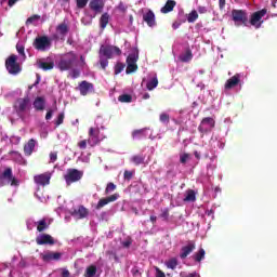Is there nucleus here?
I'll return each instance as SVG.
<instances>
[{"label":"nucleus","instance_id":"obj_1","mask_svg":"<svg viewBox=\"0 0 277 277\" xmlns=\"http://www.w3.org/2000/svg\"><path fill=\"white\" fill-rule=\"evenodd\" d=\"M98 55L100 66L102 70H106L109 66V60H114V55H122V50L116 45H101Z\"/></svg>","mask_w":277,"mask_h":277},{"label":"nucleus","instance_id":"obj_2","mask_svg":"<svg viewBox=\"0 0 277 277\" xmlns=\"http://www.w3.org/2000/svg\"><path fill=\"white\" fill-rule=\"evenodd\" d=\"M13 109L21 120H25V114L31 111V98H29V95L16 98L13 103Z\"/></svg>","mask_w":277,"mask_h":277},{"label":"nucleus","instance_id":"obj_3","mask_svg":"<svg viewBox=\"0 0 277 277\" xmlns=\"http://www.w3.org/2000/svg\"><path fill=\"white\" fill-rule=\"evenodd\" d=\"M75 64H77V54L74 52H68L61 56L57 66L60 70L65 71L74 68Z\"/></svg>","mask_w":277,"mask_h":277},{"label":"nucleus","instance_id":"obj_4","mask_svg":"<svg viewBox=\"0 0 277 277\" xmlns=\"http://www.w3.org/2000/svg\"><path fill=\"white\" fill-rule=\"evenodd\" d=\"M5 68L9 75H18L22 70L21 64L18 63V56L16 54H11L5 60Z\"/></svg>","mask_w":277,"mask_h":277},{"label":"nucleus","instance_id":"obj_5","mask_svg":"<svg viewBox=\"0 0 277 277\" xmlns=\"http://www.w3.org/2000/svg\"><path fill=\"white\" fill-rule=\"evenodd\" d=\"M0 183L1 185H11L12 187H18V180L12 173V168H6L0 174Z\"/></svg>","mask_w":277,"mask_h":277},{"label":"nucleus","instance_id":"obj_6","mask_svg":"<svg viewBox=\"0 0 277 277\" xmlns=\"http://www.w3.org/2000/svg\"><path fill=\"white\" fill-rule=\"evenodd\" d=\"M215 129V119L213 117H206L198 126V131L201 133V137H205L207 133H211Z\"/></svg>","mask_w":277,"mask_h":277},{"label":"nucleus","instance_id":"obj_7","mask_svg":"<svg viewBox=\"0 0 277 277\" xmlns=\"http://www.w3.org/2000/svg\"><path fill=\"white\" fill-rule=\"evenodd\" d=\"M51 44H52L51 38H49L48 36H40L34 40L32 47L37 51L44 52L51 49Z\"/></svg>","mask_w":277,"mask_h":277},{"label":"nucleus","instance_id":"obj_8","mask_svg":"<svg viewBox=\"0 0 277 277\" xmlns=\"http://www.w3.org/2000/svg\"><path fill=\"white\" fill-rule=\"evenodd\" d=\"M64 179L67 185H72V183H77V181H81V179H83V171H79L77 169H68Z\"/></svg>","mask_w":277,"mask_h":277},{"label":"nucleus","instance_id":"obj_9","mask_svg":"<svg viewBox=\"0 0 277 277\" xmlns=\"http://www.w3.org/2000/svg\"><path fill=\"white\" fill-rule=\"evenodd\" d=\"M267 14V9H262L260 11L254 12L250 17V25L255 29H260L261 25H263V16Z\"/></svg>","mask_w":277,"mask_h":277},{"label":"nucleus","instance_id":"obj_10","mask_svg":"<svg viewBox=\"0 0 277 277\" xmlns=\"http://www.w3.org/2000/svg\"><path fill=\"white\" fill-rule=\"evenodd\" d=\"M232 18L234 23H241V25L248 26V12L243 10L234 9L232 11Z\"/></svg>","mask_w":277,"mask_h":277},{"label":"nucleus","instance_id":"obj_11","mask_svg":"<svg viewBox=\"0 0 277 277\" xmlns=\"http://www.w3.org/2000/svg\"><path fill=\"white\" fill-rule=\"evenodd\" d=\"M37 246H55V239L50 234H40L36 237Z\"/></svg>","mask_w":277,"mask_h":277},{"label":"nucleus","instance_id":"obj_12","mask_svg":"<svg viewBox=\"0 0 277 277\" xmlns=\"http://www.w3.org/2000/svg\"><path fill=\"white\" fill-rule=\"evenodd\" d=\"M69 213L72 217H76V220H84V217L90 215V210L83 206H79L78 208H74Z\"/></svg>","mask_w":277,"mask_h":277},{"label":"nucleus","instance_id":"obj_13","mask_svg":"<svg viewBox=\"0 0 277 277\" xmlns=\"http://www.w3.org/2000/svg\"><path fill=\"white\" fill-rule=\"evenodd\" d=\"M78 89H79L81 96H88V94H90V92H94V84L92 82H88V81L83 80L79 83Z\"/></svg>","mask_w":277,"mask_h":277},{"label":"nucleus","instance_id":"obj_14","mask_svg":"<svg viewBox=\"0 0 277 277\" xmlns=\"http://www.w3.org/2000/svg\"><path fill=\"white\" fill-rule=\"evenodd\" d=\"M120 198V195L114 194L108 197L102 198L98 200L97 205L95 206V209L100 211V209H103V207H106V205H109V202H116Z\"/></svg>","mask_w":277,"mask_h":277},{"label":"nucleus","instance_id":"obj_15","mask_svg":"<svg viewBox=\"0 0 277 277\" xmlns=\"http://www.w3.org/2000/svg\"><path fill=\"white\" fill-rule=\"evenodd\" d=\"M196 250V241L189 240L188 243L181 248L180 259H185L188 254Z\"/></svg>","mask_w":277,"mask_h":277},{"label":"nucleus","instance_id":"obj_16","mask_svg":"<svg viewBox=\"0 0 277 277\" xmlns=\"http://www.w3.org/2000/svg\"><path fill=\"white\" fill-rule=\"evenodd\" d=\"M100 135H101V130L98 128H90L88 144H93V145L98 144V142H101Z\"/></svg>","mask_w":277,"mask_h":277},{"label":"nucleus","instance_id":"obj_17","mask_svg":"<svg viewBox=\"0 0 277 277\" xmlns=\"http://www.w3.org/2000/svg\"><path fill=\"white\" fill-rule=\"evenodd\" d=\"M241 83V75L235 74L232 78H229L224 85L225 90H233V88H237Z\"/></svg>","mask_w":277,"mask_h":277},{"label":"nucleus","instance_id":"obj_18","mask_svg":"<svg viewBox=\"0 0 277 277\" xmlns=\"http://www.w3.org/2000/svg\"><path fill=\"white\" fill-rule=\"evenodd\" d=\"M90 10L95 14H101L105 8V1L103 0H91L89 3Z\"/></svg>","mask_w":277,"mask_h":277},{"label":"nucleus","instance_id":"obj_19","mask_svg":"<svg viewBox=\"0 0 277 277\" xmlns=\"http://www.w3.org/2000/svg\"><path fill=\"white\" fill-rule=\"evenodd\" d=\"M41 259L44 263H51V261H60L62 259V253L48 251L44 254H41Z\"/></svg>","mask_w":277,"mask_h":277},{"label":"nucleus","instance_id":"obj_20","mask_svg":"<svg viewBox=\"0 0 277 277\" xmlns=\"http://www.w3.org/2000/svg\"><path fill=\"white\" fill-rule=\"evenodd\" d=\"M36 111H44L47 107V100L43 96H37L32 103Z\"/></svg>","mask_w":277,"mask_h":277},{"label":"nucleus","instance_id":"obj_21","mask_svg":"<svg viewBox=\"0 0 277 277\" xmlns=\"http://www.w3.org/2000/svg\"><path fill=\"white\" fill-rule=\"evenodd\" d=\"M34 181L37 185H49L51 183V175L49 174H39L34 177Z\"/></svg>","mask_w":277,"mask_h":277},{"label":"nucleus","instance_id":"obj_22","mask_svg":"<svg viewBox=\"0 0 277 277\" xmlns=\"http://www.w3.org/2000/svg\"><path fill=\"white\" fill-rule=\"evenodd\" d=\"M36 148V140L30 138L25 145H24V154L26 157H31L34 154V150Z\"/></svg>","mask_w":277,"mask_h":277},{"label":"nucleus","instance_id":"obj_23","mask_svg":"<svg viewBox=\"0 0 277 277\" xmlns=\"http://www.w3.org/2000/svg\"><path fill=\"white\" fill-rule=\"evenodd\" d=\"M143 21L147 23L148 27H155V25H157L155 13L150 10L143 15Z\"/></svg>","mask_w":277,"mask_h":277},{"label":"nucleus","instance_id":"obj_24","mask_svg":"<svg viewBox=\"0 0 277 277\" xmlns=\"http://www.w3.org/2000/svg\"><path fill=\"white\" fill-rule=\"evenodd\" d=\"M176 8V1L174 0H168L164 4V6L161 8L160 12L161 14H170Z\"/></svg>","mask_w":277,"mask_h":277},{"label":"nucleus","instance_id":"obj_25","mask_svg":"<svg viewBox=\"0 0 277 277\" xmlns=\"http://www.w3.org/2000/svg\"><path fill=\"white\" fill-rule=\"evenodd\" d=\"M37 226L38 233H44V230H49V226H51V223L47 222V219H41L40 221L35 223Z\"/></svg>","mask_w":277,"mask_h":277},{"label":"nucleus","instance_id":"obj_26","mask_svg":"<svg viewBox=\"0 0 277 277\" xmlns=\"http://www.w3.org/2000/svg\"><path fill=\"white\" fill-rule=\"evenodd\" d=\"M68 31H69V28L66 22H63L56 26V34H58L63 38H66V36L68 35Z\"/></svg>","mask_w":277,"mask_h":277},{"label":"nucleus","instance_id":"obj_27","mask_svg":"<svg viewBox=\"0 0 277 277\" xmlns=\"http://www.w3.org/2000/svg\"><path fill=\"white\" fill-rule=\"evenodd\" d=\"M140 60V51L137 49L133 50L127 57V64H137Z\"/></svg>","mask_w":277,"mask_h":277},{"label":"nucleus","instance_id":"obj_28","mask_svg":"<svg viewBox=\"0 0 277 277\" xmlns=\"http://www.w3.org/2000/svg\"><path fill=\"white\" fill-rule=\"evenodd\" d=\"M130 161L134 163V166H142L144 161H146V156L143 154L134 155L131 157Z\"/></svg>","mask_w":277,"mask_h":277},{"label":"nucleus","instance_id":"obj_29","mask_svg":"<svg viewBox=\"0 0 277 277\" xmlns=\"http://www.w3.org/2000/svg\"><path fill=\"white\" fill-rule=\"evenodd\" d=\"M38 68H41V70H53L55 68V63L53 62H37Z\"/></svg>","mask_w":277,"mask_h":277},{"label":"nucleus","instance_id":"obj_30","mask_svg":"<svg viewBox=\"0 0 277 277\" xmlns=\"http://www.w3.org/2000/svg\"><path fill=\"white\" fill-rule=\"evenodd\" d=\"M146 131H147V128L134 130L132 132V138L133 140H142V137H146Z\"/></svg>","mask_w":277,"mask_h":277},{"label":"nucleus","instance_id":"obj_31","mask_svg":"<svg viewBox=\"0 0 277 277\" xmlns=\"http://www.w3.org/2000/svg\"><path fill=\"white\" fill-rule=\"evenodd\" d=\"M190 60H194V54L189 49L186 50L184 54L180 55V62L187 64Z\"/></svg>","mask_w":277,"mask_h":277},{"label":"nucleus","instance_id":"obj_32","mask_svg":"<svg viewBox=\"0 0 277 277\" xmlns=\"http://www.w3.org/2000/svg\"><path fill=\"white\" fill-rule=\"evenodd\" d=\"M184 202H196V192L194 189L186 190Z\"/></svg>","mask_w":277,"mask_h":277},{"label":"nucleus","instance_id":"obj_33","mask_svg":"<svg viewBox=\"0 0 277 277\" xmlns=\"http://www.w3.org/2000/svg\"><path fill=\"white\" fill-rule=\"evenodd\" d=\"M109 25V14L108 13H103L101 18H100V27L101 29H105Z\"/></svg>","mask_w":277,"mask_h":277},{"label":"nucleus","instance_id":"obj_34","mask_svg":"<svg viewBox=\"0 0 277 277\" xmlns=\"http://www.w3.org/2000/svg\"><path fill=\"white\" fill-rule=\"evenodd\" d=\"M96 265H90L85 269L84 277H96Z\"/></svg>","mask_w":277,"mask_h":277},{"label":"nucleus","instance_id":"obj_35","mask_svg":"<svg viewBox=\"0 0 277 277\" xmlns=\"http://www.w3.org/2000/svg\"><path fill=\"white\" fill-rule=\"evenodd\" d=\"M207 254V252L205 251V249H199L198 252H196L193 255L194 261H196V263H200V261H202V259H205V255Z\"/></svg>","mask_w":277,"mask_h":277},{"label":"nucleus","instance_id":"obj_36","mask_svg":"<svg viewBox=\"0 0 277 277\" xmlns=\"http://www.w3.org/2000/svg\"><path fill=\"white\" fill-rule=\"evenodd\" d=\"M187 23H196L198 21V11L193 10L190 13L186 14Z\"/></svg>","mask_w":277,"mask_h":277},{"label":"nucleus","instance_id":"obj_37","mask_svg":"<svg viewBox=\"0 0 277 277\" xmlns=\"http://www.w3.org/2000/svg\"><path fill=\"white\" fill-rule=\"evenodd\" d=\"M166 265L168 269H176V267L179 266V260H176V258H172L166 262Z\"/></svg>","mask_w":277,"mask_h":277},{"label":"nucleus","instance_id":"obj_38","mask_svg":"<svg viewBox=\"0 0 277 277\" xmlns=\"http://www.w3.org/2000/svg\"><path fill=\"white\" fill-rule=\"evenodd\" d=\"M119 103H132L133 96L131 94H121L118 96Z\"/></svg>","mask_w":277,"mask_h":277},{"label":"nucleus","instance_id":"obj_39","mask_svg":"<svg viewBox=\"0 0 277 277\" xmlns=\"http://www.w3.org/2000/svg\"><path fill=\"white\" fill-rule=\"evenodd\" d=\"M157 85H159V80L157 79V77H155L147 82L146 87H147V90L151 91V90H155Z\"/></svg>","mask_w":277,"mask_h":277},{"label":"nucleus","instance_id":"obj_40","mask_svg":"<svg viewBox=\"0 0 277 277\" xmlns=\"http://www.w3.org/2000/svg\"><path fill=\"white\" fill-rule=\"evenodd\" d=\"M127 69L126 72L127 75H131V72H135V70H137V63H127Z\"/></svg>","mask_w":277,"mask_h":277},{"label":"nucleus","instance_id":"obj_41","mask_svg":"<svg viewBox=\"0 0 277 277\" xmlns=\"http://www.w3.org/2000/svg\"><path fill=\"white\" fill-rule=\"evenodd\" d=\"M159 120H160V122H162V124H169L170 123V115L168 113H161L159 116Z\"/></svg>","mask_w":277,"mask_h":277},{"label":"nucleus","instance_id":"obj_42","mask_svg":"<svg viewBox=\"0 0 277 277\" xmlns=\"http://www.w3.org/2000/svg\"><path fill=\"white\" fill-rule=\"evenodd\" d=\"M36 21H40V15L35 14V15H31L30 17H28L26 21V25H34V23H36Z\"/></svg>","mask_w":277,"mask_h":277},{"label":"nucleus","instance_id":"obj_43","mask_svg":"<svg viewBox=\"0 0 277 277\" xmlns=\"http://www.w3.org/2000/svg\"><path fill=\"white\" fill-rule=\"evenodd\" d=\"M16 51L19 55L23 56L24 60H27V55H25V47L22 44H16Z\"/></svg>","mask_w":277,"mask_h":277},{"label":"nucleus","instance_id":"obj_44","mask_svg":"<svg viewBox=\"0 0 277 277\" xmlns=\"http://www.w3.org/2000/svg\"><path fill=\"white\" fill-rule=\"evenodd\" d=\"M111 192H116V184L109 182L105 188V194H111Z\"/></svg>","mask_w":277,"mask_h":277},{"label":"nucleus","instance_id":"obj_45","mask_svg":"<svg viewBox=\"0 0 277 277\" xmlns=\"http://www.w3.org/2000/svg\"><path fill=\"white\" fill-rule=\"evenodd\" d=\"M133 174H135V170L133 171L126 170L123 173L124 181H131V179H133Z\"/></svg>","mask_w":277,"mask_h":277},{"label":"nucleus","instance_id":"obj_46","mask_svg":"<svg viewBox=\"0 0 277 277\" xmlns=\"http://www.w3.org/2000/svg\"><path fill=\"white\" fill-rule=\"evenodd\" d=\"M106 254L109 256V259H114L115 263H120V259L118 258V254L114 251H106Z\"/></svg>","mask_w":277,"mask_h":277},{"label":"nucleus","instance_id":"obj_47","mask_svg":"<svg viewBox=\"0 0 277 277\" xmlns=\"http://www.w3.org/2000/svg\"><path fill=\"white\" fill-rule=\"evenodd\" d=\"M124 70V64L117 63L115 66V75H120Z\"/></svg>","mask_w":277,"mask_h":277},{"label":"nucleus","instance_id":"obj_48","mask_svg":"<svg viewBox=\"0 0 277 277\" xmlns=\"http://www.w3.org/2000/svg\"><path fill=\"white\" fill-rule=\"evenodd\" d=\"M183 23H187V18L183 17L182 21L176 19L173 24L172 27L173 29H179Z\"/></svg>","mask_w":277,"mask_h":277},{"label":"nucleus","instance_id":"obj_49","mask_svg":"<svg viewBox=\"0 0 277 277\" xmlns=\"http://www.w3.org/2000/svg\"><path fill=\"white\" fill-rule=\"evenodd\" d=\"M64 118H65L64 113L58 114L56 121H55V126L60 127V124H64Z\"/></svg>","mask_w":277,"mask_h":277},{"label":"nucleus","instance_id":"obj_50","mask_svg":"<svg viewBox=\"0 0 277 277\" xmlns=\"http://www.w3.org/2000/svg\"><path fill=\"white\" fill-rule=\"evenodd\" d=\"M88 1L90 0H76L77 8H79V10H83V8L88 5Z\"/></svg>","mask_w":277,"mask_h":277},{"label":"nucleus","instance_id":"obj_51","mask_svg":"<svg viewBox=\"0 0 277 277\" xmlns=\"http://www.w3.org/2000/svg\"><path fill=\"white\" fill-rule=\"evenodd\" d=\"M78 147L80 150H85V148H88V141L87 140H82L78 143Z\"/></svg>","mask_w":277,"mask_h":277},{"label":"nucleus","instance_id":"obj_52","mask_svg":"<svg viewBox=\"0 0 277 277\" xmlns=\"http://www.w3.org/2000/svg\"><path fill=\"white\" fill-rule=\"evenodd\" d=\"M160 217H162L163 220H168L170 217V210L168 208L163 209Z\"/></svg>","mask_w":277,"mask_h":277},{"label":"nucleus","instance_id":"obj_53","mask_svg":"<svg viewBox=\"0 0 277 277\" xmlns=\"http://www.w3.org/2000/svg\"><path fill=\"white\" fill-rule=\"evenodd\" d=\"M50 161L52 163H55V161H57V151L50 153Z\"/></svg>","mask_w":277,"mask_h":277},{"label":"nucleus","instance_id":"obj_54","mask_svg":"<svg viewBox=\"0 0 277 277\" xmlns=\"http://www.w3.org/2000/svg\"><path fill=\"white\" fill-rule=\"evenodd\" d=\"M187 159H189V154H183V155L180 157L181 163H187Z\"/></svg>","mask_w":277,"mask_h":277},{"label":"nucleus","instance_id":"obj_55","mask_svg":"<svg viewBox=\"0 0 277 277\" xmlns=\"http://www.w3.org/2000/svg\"><path fill=\"white\" fill-rule=\"evenodd\" d=\"M156 277H166V273L160 271L159 267H156Z\"/></svg>","mask_w":277,"mask_h":277},{"label":"nucleus","instance_id":"obj_56","mask_svg":"<svg viewBox=\"0 0 277 277\" xmlns=\"http://www.w3.org/2000/svg\"><path fill=\"white\" fill-rule=\"evenodd\" d=\"M62 277H70V272L66 268H62Z\"/></svg>","mask_w":277,"mask_h":277},{"label":"nucleus","instance_id":"obj_57","mask_svg":"<svg viewBox=\"0 0 277 277\" xmlns=\"http://www.w3.org/2000/svg\"><path fill=\"white\" fill-rule=\"evenodd\" d=\"M225 5H226V0H219L220 10H224Z\"/></svg>","mask_w":277,"mask_h":277},{"label":"nucleus","instance_id":"obj_58","mask_svg":"<svg viewBox=\"0 0 277 277\" xmlns=\"http://www.w3.org/2000/svg\"><path fill=\"white\" fill-rule=\"evenodd\" d=\"M53 118V110H48L45 115V120H51Z\"/></svg>","mask_w":277,"mask_h":277},{"label":"nucleus","instance_id":"obj_59","mask_svg":"<svg viewBox=\"0 0 277 277\" xmlns=\"http://www.w3.org/2000/svg\"><path fill=\"white\" fill-rule=\"evenodd\" d=\"M199 14H207V8L206 6H198Z\"/></svg>","mask_w":277,"mask_h":277},{"label":"nucleus","instance_id":"obj_60","mask_svg":"<svg viewBox=\"0 0 277 277\" xmlns=\"http://www.w3.org/2000/svg\"><path fill=\"white\" fill-rule=\"evenodd\" d=\"M131 240H126L122 242L123 248H131Z\"/></svg>","mask_w":277,"mask_h":277},{"label":"nucleus","instance_id":"obj_61","mask_svg":"<svg viewBox=\"0 0 277 277\" xmlns=\"http://www.w3.org/2000/svg\"><path fill=\"white\" fill-rule=\"evenodd\" d=\"M132 274L133 276H137V274H140V269H137V267L132 268Z\"/></svg>","mask_w":277,"mask_h":277},{"label":"nucleus","instance_id":"obj_62","mask_svg":"<svg viewBox=\"0 0 277 277\" xmlns=\"http://www.w3.org/2000/svg\"><path fill=\"white\" fill-rule=\"evenodd\" d=\"M72 77H74V79H77V77H79V70L75 69L72 71Z\"/></svg>","mask_w":277,"mask_h":277},{"label":"nucleus","instance_id":"obj_63","mask_svg":"<svg viewBox=\"0 0 277 277\" xmlns=\"http://www.w3.org/2000/svg\"><path fill=\"white\" fill-rule=\"evenodd\" d=\"M183 18H186L185 14L183 12H180L177 21H183Z\"/></svg>","mask_w":277,"mask_h":277},{"label":"nucleus","instance_id":"obj_64","mask_svg":"<svg viewBox=\"0 0 277 277\" xmlns=\"http://www.w3.org/2000/svg\"><path fill=\"white\" fill-rule=\"evenodd\" d=\"M18 0H9V6L12 8Z\"/></svg>","mask_w":277,"mask_h":277}]
</instances>
